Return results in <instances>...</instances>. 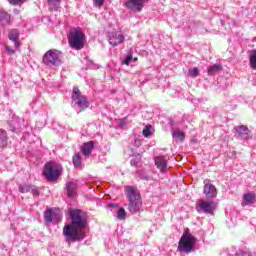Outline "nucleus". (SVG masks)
I'll return each mask as SVG.
<instances>
[{
	"label": "nucleus",
	"mask_w": 256,
	"mask_h": 256,
	"mask_svg": "<svg viewBox=\"0 0 256 256\" xmlns=\"http://www.w3.org/2000/svg\"><path fill=\"white\" fill-rule=\"evenodd\" d=\"M215 207H217V204L214 201L202 200L196 205V211L198 213H205V215H213Z\"/></svg>",
	"instance_id": "8"
},
{
	"label": "nucleus",
	"mask_w": 256,
	"mask_h": 256,
	"mask_svg": "<svg viewBox=\"0 0 256 256\" xmlns=\"http://www.w3.org/2000/svg\"><path fill=\"white\" fill-rule=\"evenodd\" d=\"M250 65L252 69H256V50H253L250 56Z\"/></svg>",
	"instance_id": "27"
},
{
	"label": "nucleus",
	"mask_w": 256,
	"mask_h": 256,
	"mask_svg": "<svg viewBox=\"0 0 256 256\" xmlns=\"http://www.w3.org/2000/svg\"><path fill=\"white\" fill-rule=\"evenodd\" d=\"M108 41L112 47H117V45H121L123 41H125V36L121 33L117 32H109L108 33Z\"/></svg>",
	"instance_id": "11"
},
{
	"label": "nucleus",
	"mask_w": 256,
	"mask_h": 256,
	"mask_svg": "<svg viewBox=\"0 0 256 256\" xmlns=\"http://www.w3.org/2000/svg\"><path fill=\"white\" fill-rule=\"evenodd\" d=\"M149 0H128L125 3L126 9L130 11H136L137 13H141L143 8L145 7V3H148Z\"/></svg>",
	"instance_id": "9"
},
{
	"label": "nucleus",
	"mask_w": 256,
	"mask_h": 256,
	"mask_svg": "<svg viewBox=\"0 0 256 256\" xmlns=\"http://www.w3.org/2000/svg\"><path fill=\"white\" fill-rule=\"evenodd\" d=\"M61 5V0H48V7L50 11H57Z\"/></svg>",
	"instance_id": "22"
},
{
	"label": "nucleus",
	"mask_w": 256,
	"mask_h": 256,
	"mask_svg": "<svg viewBox=\"0 0 256 256\" xmlns=\"http://www.w3.org/2000/svg\"><path fill=\"white\" fill-rule=\"evenodd\" d=\"M93 149H95V142L89 141L83 144L81 151L85 157H89L93 153Z\"/></svg>",
	"instance_id": "16"
},
{
	"label": "nucleus",
	"mask_w": 256,
	"mask_h": 256,
	"mask_svg": "<svg viewBox=\"0 0 256 256\" xmlns=\"http://www.w3.org/2000/svg\"><path fill=\"white\" fill-rule=\"evenodd\" d=\"M11 21V15L7 13L5 10H2L0 13V23H3V25H7Z\"/></svg>",
	"instance_id": "21"
},
{
	"label": "nucleus",
	"mask_w": 256,
	"mask_h": 256,
	"mask_svg": "<svg viewBox=\"0 0 256 256\" xmlns=\"http://www.w3.org/2000/svg\"><path fill=\"white\" fill-rule=\"evenodd\" d=\"M63 171L55 166L52 163H46L44 166L43 175L45 179L51 183L57 181L61 177Z\"/></svg>",
	"instance_id": "6"
},
{
	"label": "nucleus",
	"mask_w": 256,
	"mask_h": 256,
	"mask_svg": "<svg viewBox=\"0 0 256 256\" xmlns=\"http://www.w3.org/2000/svg\"><path fill=\"white\" fill-rule=\"evenodd\" d=\"M234 130L238 139L247 140L251 138V130H249V128L245 125L236 126L234 127Z\"/></svg>",
	"instance_id": "12"
},
{
	"label": "nucleus",
	"mask_w": 256,
	"mask_h": 256,
	"mask_svg": "<svg viewBox=\"0 0 256 256\" xmlns=\"http://www.w3.org/2000/svg\"><path fill=\"white\" fill-rule=\"evenodd\" d=\"M19 30L12 29L8 32V39L14 43V47L16 51H19V47H21V42H19Z\"/></svg>",
	"instance_id": "13"
},
{
	"label": "nucleus",
	"mask_w": 256,
	"mask_h": 256,
	"mask_svg": "<svg viewBox=\"0 0 256 256\" xmlns=\"http://www.w3.org/2000/svg\"><path fill=\"white\" fill-rule=\"evenodd\" d=\"M126 215H127V212H125V208L118 209V219L123 221V219H125Z\"/></svg>",
	"instance_id": "31"
},
{
	"label": "nucleus",
	"mask_w": 256,
	"mask_h": 256,
	"mask_svg": "<svg viewBox=\"0 0 256 256\" xmlns=\"http://www.w3.org/2000/svg\"><path fill=\"white\" fill-rule=\"evenodd\" d=\"M172 136L175 138V139H179L180 141H184L185 139V133L177 130V131H174Z\"/></svg>",
	"instance_id": "26"
},
{
	"label": "nucleus",
	"mask_w": 256,
	"mask_h": 256,
	"mask_svg": "<svg viewBox=\"0 0 256 256\" xmlns=\"http://www.w3.org/2000/svg\"><path fill=\"white\" fill-rule=\"evenodd\" d=\"M131 61H133V54L129 53L126 55L125 59L122 60V65H131Z\"/></svg>",
	"instance_id": "29"
},
{
	"label": "nucleus",
	"mask_w": 256,
	"mask_h": 256,
	"mask_svg": "<svg viewBox=\"0 0 256 256\" xmlns=\"http://www.w3.org/2000/svg\"><path fill=\"white\" fill-rule=\"evenodd\" d=\"M72 163L75 169H83V160L81 159V154H74L72 157Z\"/></svg>",
	"instance_id": "18"
},
{
	"label": "nucleus",
	"mask_w": 256,
	"mask_h": 256,
	"mask_svg": "<svg viewBox=\"0 0 256 256\" xmlns=\"http://www.w3.org/2000/svg\"><path fill=\"white\" fill-rule=\"evenodd\" d=\"M111 207H117L116 204H111Z\"/></svg>",
	"instance_id": "39"
},
{
	"label": "nucleus",
	"mask_w": 256,
	"mask_h": 256,
	"mask_svg": "<svg viewBox=\"0 0 256 256\" xmlns=\"http://www.w3.org/2000/svg\"><path fill=\"white\" fill-rule=\"evenodd\" d=\"M33 197H39L41 195V192L39 191V187L32 185V188L30 189Z\"/></svg>",
	"instance_id": "30"
},
{
	"label": "nucleus",
	"mask_w": 256,
	"mask_h": 256,
	"mask_svg": "<svg viewBox=\"0 0 256 256\" xmlns=\"http://www.w3.org/2000/svg\"><path fill=\"white\" fill-rule=\"evenodd\" d=\"M32 187H33V185H31V184H19L18 191H19V193H29V191H31Z\"/></svg>",
	"instance_id": "24"
},
{
	"label": "nucleus",
	"mask_w": 256,
	"mask_h": 256,
	"mask_svg": "<svg viewBox=\"0 0 256 256\" xmlns=\"http://www.w3.org/2000/svg\"><path fill=\"white\" fill-rule=\"evenodd\" d=\"M71 97L72 101H74V103L78 105L82 111H85V109L89 107V100H87V96L81 95V90H79L77 86L73 87Z\"/></svg>",
	"instance_id": "7"
},
{
	"label": "nucleus",
	"mask_w": 256,
	"mask_h": 256,
	"mask_svg": "<svg viewBox=\"0 0 256 256\" xmlns=\"http://www.w3.org/2000/svg\"><path fill=\"white\" fill-rule=\"evenodd\" d=\"M66 191L68 197H75L77 195V184L75 182H68L66 184Z\"/></svg>",
	"instance_id": "17"
},
{
	"label": "nucleus",
	"mask_w": 256,
	"mask_h": 256,
	"mask_svg": "<svg viewBox=\"0 0 256 256\" xmlns=\"http://www.w3.org/2000/svg\"><path fill=\"white\" fill-rule=\"evenodd\" d=\"M133 61H134V63H137V58H134Z\"/></svg>",
	"instance_id": "38"
},
{
	"label": "nucleus",
	"mask_w": 256,
	"mask_h": 256,
	"mask_svg": "<svg viewBox=\"0 0 256 256\" xmlns=\"http://www.w3.org/2000/svg\"><path fill=\"white\" fill-rule=\"evenodd\" d=\"M154 161L161 173H167V156H157L154 158Z\"/></svg>",
	"instance_id": "14"
},
{
	"label": "nucleus",
	"mask_w": 256,
	"mask_h": 256,
	"mask_svg": "<svg viewBox=\"0 0 256 256\" xmlns=\"http://www.w3.org/2000/svg\"><path fill=\"white\" fill-rule=\"evenodd\" d=\"M203 193L206 195L207 199H215V197H217V188L211 183L210 179L204 180Z\"/></svg>",
	"instance_id": "10"
},
{
	"label": "nucleus",
	"mask_w": 256,
	"mask_h": 256,
	"mask_svg": "<svg viewBox=\"0 0 256 256\" xmlns=\"http://www.w3.org/2000/svg\"><path fill=\"white\" fill-rule=\"evenodd\" d=\"M188 74H189L190 77H193V78L198 77L199 76V69L198 68L190 69L188 71Z\"/></svg>",
	"instance_id": "32"
},
{
	"label": "nucleus",
	"mask_w": 256,
	"mask_h": 256,
	"mask_svg": "<svg viewBox=\"0 0 256 256\" xmlns=\"http://www.w3.org/2000/svg\"><path fill=\"white\" fill-rule=\"evenodd\" d=\"M70 224H66L63 228V235L66 243H77L85 239V229H87V218L83 216V211L80 209L70 210Z\"/></svg>",
	"instance_id": "1"
},
{
	"label": "nucleus",
	"mask_w": 256,
	"mask_h": 256,
	"mask_svg": "<svg viewBox=\"0 0 256 256\" xmlns=\"http://www.w3.org/2000/svg\"><path fill=\"white\" fill-rule=\"evenodd\" d=\"M103 3H105V0H94L96 7H103Z\"/></svg>",
	"instance_id": "36"
},
{
	"label": "nucleus",
	"mask_w": 256,
	"mask_h": 256,
	"mask_svg": "<svg viewBox=\"0 0 256 256\" xmlns=\"http://www.w3.org/2000/svg\"><path fill=\"white\" fill-rule=\"evenodd\" d=\"M142 133H143L144 137H149L151 135V125L145 126Z\"/></svg>",
	"instance_id": "33"
},
{
	"label": "nucleus",
	"mask_w": 256,
	"mask_h": 256,
	"mask_svg": "<svg viewBox=\"0 0 256 256\" xmlns=\"http://www.w3.org/2000/svg\"><path fill=\"white\" fill-rule=\"evenodd\" d=\"M62 55L63 52L57 49L48 50L44 54L42 62L48 67H59V65H62L63 63V61L61 60Z\"/></svg>",
	"instance_id": "4"
},
{
	"label": "nucleus",
	"mask_w": 256,
	"mask_h": 256,
	"mask_svg": "<svg viewBox=\"0 0 256 256\" xmlns=\"http://www.w3.org/2000/svg\"><path fill=\"white\" fill-rule=\"evenodd\" d=\"M244 202L246 205H253L255 203V196L252 193L244 194Z\"/></svg>",
	"instance_id": "23"
},
{
	"label": "nucleus",
	"mask_w": 256,
	"mask_h": 256,
	"mask_svg": "<svg viewBox=\"0 0 256 256\" xmlns=\"http://www.w3.org/2000/svg\"><path fill=\"white\" fill-rule=\"evenodd\" d=\"M8 2L10 3V5H21L25 2V0H8Z\"/></svg>",
	"instance_id": "35"
},
{
	"label": "nucleus",
	"mask_w": 256,
	"mask_h": 256,
	"mask_svg": "<svg viewBox=\"0 0 256 256\" xmlns=\"http://www.w3.org/2000/svg\"><path fill=\"white\" fill-rule=\"evenodd\" d=\"M223 70V66L221 64H214L210 67H208V75H215L216 73H219V71Z\"/></svg>",
	"instance_id": "20"
},
{
	"label": "nucleus",
	"mask_w": 256,
	"mask_h": 256,
	"mask_svg": "<svg viewBox=\"0 0 256 256\" xmlns=\"http://www.w3.org/2000/svg\"><path fill=\"white\" fill-rule=\"evenodd\" d=\"M85 35L83 32L79 30H74L69 33L68 35V43L72 49H75L76 51H81L83 47L85 46L83 44V39Z\"/></svg>",
	"instance_id": "5"
},
{
	"label": "nucleus",
	"mask_w": 256,
	"mask_h": 256,
	"mask_svg": "<svg viewBox=\"0 0 256 256\" xmlns=\"http://www.w3.org/2000/svg\"><path fill=\"white\" fill-rule=\"evenodd\" d=\"M44 219L46 223H53V219H61V216L57 215L54 211L53 208H48L44 212Z\"/></svg>",
	"instance_id": "15"
},
{
	"label": "nucleus",
	"mask_w": 256,
	"mask_h": 256,
	"mask_svg": "<svg viewBox=\"0 0 256 256\" xmlns=\"http://www.w3.org/2000/svg\"><path fill=\"white\" fill-rule=\"evenodd\" d=\"M236 256H251V252L246 250H238L235 254Z\"/></svg>",
	"instance_id": "34"
},
{
	"label": "nucleus",
	"mask_w": 256,
	"mask_h": 256,
	"mask_svg": "<svg viewBox=\"0 0 256 256\" xmlns=\"http://www.w3.org/2000/svg\"><path fill=\"white\" fill-rule=\"evenodd\" d=\"M19 129H21L19 122H16V120L10 121V131H12V133L19 131Z\"/></svg>",
	"instance_id": "25"
},
{
	"label": "nucleus",
	"mask_w": 256,
	"mask_h": 256,
	"mask_svg": "<svg viewBox=\"0 0 256 256\" xmlns=\"http://www.w3.org/2000/svg\"><path fill=\"white\" fill-rule=\"evenodd\" d=\"M196 241L197 238H195L189 228H187L178 242V251L181 253H191Z\"/></svg>",
	"instance_id": "3"
},
{
	"label": "nucleus",
	"mask_w": 256,
	"mask_h": 256,
	"mask_svg": "<svg viewBox=\"0 0 256 256\" xmlns=\"http://www.w3.org/2000/svg\"><path fill=\"white\" fill-rule=\"evenodd\" d=\"M125 195L128 200V211L132 215L141 212V207H143V200L141 199V193L137 188L133 186L125 187Z\"/></svg>",
	"instance_id": "2"
},
{
	"label": "nucleus",
	"mask_w": 256,
	"mask_h": 256,
	"mask_svg": "<svg viewBox=\"0 0 256 256\" xmlns=\"http://www.w3.org/2000/svg\"><path fill=\"white\" fill-rule=\"evenodd\" d=\"M139 163H141V155H137L136 157L132 158L130 164L132 167H138Z\"/></svg>",
	"instance_id": "28"
},
{
	"label": "nucleus",
	"mask_w": 256,
	"mask_h": 256,
	"mask_svg": "<svg viewBox=\"0 0 256 256\" xmlns=\"http://www.w3.org/2000/svg\"><path fill=\"white\" fill-rule=\"evenodd\" d=\"M8 139L7 132L5 130L0 129V149H5L8 145Z\"/></svg>",
	"instance_id": "19"
},
{
	"label": "nucleus",
	"mask_w": 256,
	"mask_h": 256,
	"mask_svg": "<svg viewBox=\"0 0 256 256\" xmlns=\"http://www.w3.org/2000/svg\"><path fill=\"white\" fill-rule=\"evenodd\" d=\"M5 49L8 51V53H10V55H15V50H13L11 46H6Z\"/></svg>",
	"instance_id": "37"
}]
</instances>
